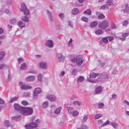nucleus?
<instances>
[{"mask_svg":"<svg viewBox=\"0 0 129 129\" xmlns=\"http://www.w3.org/2000/svg\"><path fill=\"white\" fill-rule=\"evenodd\" d=\"M95 34L97 35H99L103 33V31L101 29H98L95 31Z\"/></svg>","mask_w":129,"mask_h":129,"instance_id":"2f4dec72","label":"nucleus"},{"mask_svg":"<svg viewBox=\"0 0 129 129\" xmlns=\"http://www.w3.org/2000/svg\"><path fill=\"white\" fill-rule=\"evenodd\" d=\"M107 37L110 42L112 41L114 39V37L112 36H108Z\"/></svg>","mask_w":129,"mask_h":129,"instance_id":"5fc2aeb1","label":"nucleus"},{"mask_svg":"<svg viewBox=\"0 0 129 129\" xmlns=\"http://www.w3.org/2000/svg\"><path fill=\"white\" fill-rule=\"evenodd\" d=\"M76 96L74 95H72V96L70 98V99L71 100H73L74 99L76 98Z\"/></svg>","mask_w":129,"mask_h":129,"instance_id":"338daca9","label":"nucleus"},{"mask_svg":"<svg viewBox=\"0 0 129 129\" xmlns=\"http://www.w3.org/2000/svg\"><path fill=\"white\" fill-rule=\"evenodd\" d=\"M69 26L72 28H73L72 23L71 21H68Z\"/></svg>","mask_w":129,"mask_h":129,"instance_id":"bf43d9fd","label":"nucleus"},{"mask_svg":"<svg viewBox=\"0 0 129 129\" xmlns=\"http://www.w3.org/2000/svg\"><path fill=\"white\" fill-rule=\"evenodd\" d=\"M14 107L15 110L19 112L20 113H22L21 112L23 110V107H20L18 104L17 103H15L14 104Z\"/></svg>","mask_w":129,"mask_h":129,"instance_id":"423d86ee","label":"nucleus"},{"mask_svg":"<svg viewBox=\"0 0 129 129\" xmlns=\"http://www.w3.org/2000/svg\"><path fill=\"white\" fill-rule=\"evenodd\" d=\"M108 24L107 21H103L100 22L98 25V27L102 29H105L108 26Z\"/></svg>","mask_w":129,"mask_h":129,"instance_id":"7ed1b4c3","label":"nucleus"},{"mask_svg":"<svg viewBox=\"0 0 129 129\" xmlns=\"http://www.w3.org/2000/svg\"><path fill=\"white\" fill-rule=\"evenodd\" d=\"M27 9V7L26 5L23 3H21V8L20 9V11L22 12H23Z\"/></svg>","mask_w":129,"mask_h":129,"instance_id":"2eb2a0df","label":"nucleus"},{"mask_svg":"<svg viewBox=\"0 0 129 129\" xmlns=\"http://www.w3.org/2000/svg\"><path fill=\"white\" fill-rule=\"evenodd\" d=\"M21 18L22 21L25 22H28L29 21L28 18L27 16H23L21 17Z\"/></svg>","mask_w":129,"mask_h":129,"instance_id":"bb28decb","label":"nucleus"},{"mask_svg":"<svg viewBox=\"0 0 129 129\" xmlns=\"http://www.w3.org/2000/svg\"><path fill=\"white\" fill-rule=\"evenodd\" d=\"M4 124L5 126L7 127H8L11 125L9 121L8 120H5L4 122Z\"/></svg>","mask_w":129,"mask_h":129,"instance_id":"c9c22d12","label":"nucleus"},{"mask_svg":"<svg viewBox=\"0 0 129 129\" xmlns=\"http://www.w3.org/2000/svg\"><path fill=\"white\" fill-rule=\"evenodd\" d=\"M98 74L92 73L90 74L89 78H88L87 79L89 81L93 83H96L97 82H98L100 81V80H94L95 78L98 76Z\"/></svg>","mask_w":129,"mask_h":129,"instance_id":"f257e3e1","label":"nucleus"},{"mask_svg":"<svg viewBox=\"0 0 129 129\" xmlns=\"http://www.w3.org/2000/svg\"><path fill=\"white\" fill-rule=\"evenodd\" d=\"M81 127L83 129H88V127L85 124L82 125Z\"/></svg>","mask_w":129,"mask_h":129,"instance_id":"052dcab7","label":"nucleus"},{"mask_svg":"<svg viewBox=\"0 0 129 129\" xmlns=\"http://www.w3.org/2000/svg\"><path fill=\"white\" fill-rule=\"evenodd\" d=\"M25 127L26 129H33L34 127L33 124L32 122L29 125H25Z\"/></svg>","mask_w":129,"mask_h":129,"instance_id":"412c9836","label":"nucleus"},{"mask_svg":"<svg viewBox=\"0 0 129 129\" xmlns=\"http://www.w3.org/2000/svg\"><path fill=\"white\" fill-rule=\"evenodd\" d=\"M111 28L113 29H115L117 27L115 25L113 24L111 26Z\"/></svg>","mask_w":129,"mask_h":129,"instance_id":"0e129e2a","label":"nucleus"},{"mask_svg":"<svg viewBox=\"0 0 129 129\" xmlns=\"http://www.w3.org/2000/svg\"><path fill=\"white\" fill-rule=\"evenodd\" d=\"M16 21V20L15 19H12L9 20V22L11 24H13Z\"/></svg>","mask_w":129,"mask_h":129,"instance_id":"37998d69","label":"nucleus"},{"mask_svg":"<svg viewBox=\"0 0 129 129\" xmlns=\"http://www.w3.org/2000/svg\"><path fill=\"white\" fill-rule=\"evenodd\" d=\"M98 24L97 22L96 21H94L91 22L90 24V26L92 27H94Z\"/></svg>","mask_w":129,"mask_h":129,"instance_id":"c756f323","label":"nucleus"},{"mask_svg":"<svg viewBox=\"0 0 129 129\" xmlns=\"http://www.w3.org/2000/svg\"><path fill=\"white\" fill-rule=\"evenodd\" d=\"M79 12V10L77 8L73 9L72 10V13L73 15H76L78 14Z\"/></svg>","mask_w":129,"mask_h":129,"instance_id":"393cba45","label":"nucleus"},{"mask_svg":"<svg viewBox=\"0 0 129 129\" xmlns=\"http://www.w3.org/2000/svg\"><path fill=\"white\" fill-rule=\"evenodd\" d=\"M110 123V121L108 120L102 124L100 126L101 127H102L105 126H106L109 124Z\"/></svg>","mask_w":129,"mask_h":129,"instance_id":"f704fd0d","label":"nucleus"},{"mask_svg":"<svg viewBox=\"0 0 129 129\" xmlns=\"http://www.w3.org/2000/svg\"><path fill=\"white\" fill-rule=\"evenodd\" d=\"M77 70L76 69H74L73 70L72 73V74L75 76L76 75V74L77 73Z\"/></svg>","mask_w":129,"mask_h":129,"instance_id":"3c124183","label":"nucleus"},{"mask_svg":"<svg viewBox=\"0 0 129 129\" xmlns=\"http://www.w3.org/2000/svg\"><path fill=\"white\" fill-rule=\"evenodd\" d=\"M46 98L51 101H55L56 100L55 96L53 95L47 94L46 96Z\"/></svg>","mask_w":129,"mask_h":129,"instance_id":"1a4fd4ad","label":"nucleus"},{"mask_svg":"<svg viewBox=\"0 0 129 129\" xmlns=\"http://www.w3.org/2000/svg\"><path fill=\"white\" fill-rule=\"evenodd\" d=\"M108 8V6L107 4H105L103 5L100 8L101 9L105 10L107 9Z\"/></svg>","mask_w":129,"mask_h":129,"instance_id":"4c0bfd02","label":"nucleus"},{"mask_svg":"<svg viewBox=\"0 0 129 129\" xmlns=\"http://www.w3.org/2000/svg\"><path fill=\"white\" fill-rule=\"evenodd\" d=\"M18 98V97L17 96H15V97L12 98L10 100V102L12 103L13 102L17 100Z\"/></svg>","mask_w":129,"mask_h":129,"instance_id":"79ce46f5","label":"nucleus"},{"mask_svg":"<svg viewBox=\"0 0 129 129\" xmlns=\"http://www.w3.org/2000/svg\"><path fill=\"white\" fill-rule=\"evenodd\" d=\"M22 104L24 105L25 106L28 105V103L26 101H23L22 102Z\"/></svg>","mask_w":129,"mask_h":129,"instance_id":"4d7b16f0","label":"nucleus"},{"mask_svg":"<svg viewBox=\"0 0 129 129\" xmlns=\"http://www.w3.org/2000/svg\"><path fill=\"white\" fill-rule=\"evenodd\" d=\"M23 13L24 14L27 16L28 15H29V11L27 9L25 11H23Z\"/></svg>","mask_w":129,"mask_h":129,"instance_id":"c03bdc74","label":"nucleus"},{"mask_svg":"<svg viewBox=\"0 0 129 129\" xmlns=\"http://www.w3.org/2000/svg\"><path fill=\"white\" fill-rule=\"evenodd\" d=\"M33 112V110L31 108L23 107L22 112V114L26 115H30L32 114Z\"/></svg>","mask_w":129,"mask_h":129,"instance_id":"f03ea898","label":"nucleus"},{"mask_svg":"<svg viewBox=\"0 0 129 129\" xmlns=\"http://www.w3.org/2000/svg\"><path fill=\"white\" fill-rule=\"evenodd\" d=\"M24 59L21 58H19L18 59V62L19 63H20L24 61Z\"/></svg>","mask_w":129,"mask_h":129,"instance_id":"864d4df0","label":"nucleus"},{"mask_svg":"<svg viewBox=\"0 0 129 129\" xmlns=\"http://www.w3.org/2000/svg\"><path fill=\"white\" fill-rule=\"evenodd\" d=\"M46 12L49 19L51 21H53L54 19L51 12L49 11L48 10H46Z\"/></svg>","mask_w":129,"mask_h":129,"instance_id":"4468645a","label":"nucleus"},{"mask_svg":"<svg viewBox=\"0 0 129 129\" xmlns=\"http://www.w3.org/2000/svg\"><path fill=\"white\" fill-rule=\"evenodd\" d=\"M110 124L115 129H116L118 127V124L116 122H112Z\"/></svg>","mask_w":129,"mask_h":129,"instance_id":"c85d7f7f","label":"nucleus"},{"mask_svg":"<svg viewBox=\"0 0 129 129\" xmlns=\"http://www.w3.org/2000/svg\"><path fill=\"white\" fill-rule=\"evenodd\" d=\"M62 109V108L61 107H59L57 109H56L54 111V113L55 114H59Z\"/></svg>","mask_w":129,"mask_h":129,"instance_id":"a878e982","label":"nucleus"},{"mask_svg":"<svg viewBox=\"0 0 129 129\" xmlns=\"http://www.w3.org/2000/svg\"><path fill=\"white\" fill-rule=\"evenodd\" d=\"M5 55V52L3 51H0V60H2Z\"/></svg>","mask_w":129,"mask_h":129,"instance_id":"473e14b6","label":"nucleus"},{"mask_svg":"<svg viewBox=\"0 0 129 129\" xmlns=\"http://www.w3.org/2000/svg\"><path fill=\"white\" fill-rule=\"evenodd\" d=\"M38 80L40 82L42 81V76L40 74H39L38 75Z\"/></svg>","mask_w":129,"mask_h":129,"instance_id":"49530a36","label":"nucleus"},{"mask_svg":"<svg viewBox=\"0 0 129 129\" xmlns=\"http://www.w3.org/2000/svg\"><path fill=\"white\" fill-rule=\"evenodd\" d=\"M129 35V33H124L122 34V36L123 37V38H120L119 39L122 41H124L126 39L125 37Z\"/></svg>","mask_w":129,"mask_h":129,"instance_id":"dca6fc26","label":"nucleus"},{"mask_svg":"<svg viewBox=\"0 0 129 129\" xmlns=\"http://www.w3.org/2000/svg\"><path fill=\"white\" fill-rule=\"evenodd\" d=\"M9 68V66L6 64L3 63L0 65V70L3 69H6Z\"/></svg>","mask_w":129,"mask_h":129,"instance_id":"aec40b11","label":"nucleus"},{"mask_svg":"<svg viewBox=\"0 0 129 129\" xmlns=\"http://www.w3.org/2000/svg\"><path fill=\"white\" fill-rule=\"evenodd\" d=\"M19 84L21 86V88L22 89L26 90L31 89L32 88L31 86L25 85L24 83L21 82H20Z\"/></svg>","mask_w":129,"mask_h":129,"instance_id":"20e7f679","label":"nucleus"},{"mask_svg":"<svg viewBox=\"0 0 129 129\" xmlns=\"http://www.w3.org/2000/svg\"><path fill=\"white\" fill-rule=\"evenodd\" d=\"M84 80V77L82 76H80L78 78L77 81L78 82H81L83 81Z\"/></svg>","mask_w":129,"mask_h":129,"instance_id":"58836bf2","label":"nucleus"},{"mask_svg":"<svg viewBox=\"0 0 129 129\" xmlns=\"http://www.w3.org/2000/svg\"><path fill=\"white\" fill-rule=\"evenodd\" d=\"M105 62H100L99 63V66L100 67H102L104 66L105 64Z\"/></svg>","mask_w":129,"mask_h":129,"instance_id":"680f3d73","label":"nucleus"},{"mask_svg":"<svg viewBox=\"0 0 129 129\" xmlns=\"http://www.w3.org/2000/svg\"><path fill=\"white\" fill-rule=\"evenodd\" d=\"M30 95V93L28 92H26L24 94V95L25 96H28Z\"/></svg>","mask_w":129,"mask_h":129,"instance_id":"e2e57ef3","label":"nucleus"},{"mask_svg":"<svg viewBox=\"0 0 129 129\" xmlns=\"http://www.w3.org/2000/svg\"><path fill=\"white\" fill-rule=\"evenodd\" d=\"M68 111L69 113L70 114H71L73 111H74V109L72 107H70L68 108Z\"/></svg>","mask_w":129,"mask_h":129,"instance_id":"72a5a7b5","label":"nucleus"},{"mask_svg":"<svg viewBox=\"0 0 129 129\" xmlns=\"http://www.w3.org/2000/svg\"><path fill=\"white\" fill-rule=\"evenodd\" d=\"M40 120L39 119H37L35 121V122L34 123L33 122H31L33 123V126L34 127H36L38 124L40 123Z\"/></svg>","mask_w":129,"mask_h":129,"instance_id":"cd10ccee","label":"nucleus"},{"mask_svg":"<svg viewBox=\"0 0 129 129\" xmlns=\"http://www.w3.org/2000/svg\"><path fill=\"white\" fill-rule=\"evenodd\" d=\"M88 117L87 115L85 116L82 119V121L83 122H85L87 119Z\"/></svg>","mask_w":129,"mask_h":129,"instance_id":"603ef678","label":"nucleus"},{"mask_svg":"<svg viewBox=\"0 0 129 129\" xmlns=\"http://www.w3.org/2000/svg\"><path fill=\"white\" fill-rule=\"evenodd\" d=\"M18 25L20 28L24 27L25 26V23L21 21H19L18 22Z\"/></svg>","mask_w":129,"mask_h":129,"instance_id":"a211bd4d","label":"nucleus"},{"mask_svg":"<svg viewBox=\"0 0 129 129\" xmlns=\"http://www.w3.org/2000/svg\"><path fill=\"white\" fill-rule=\"evenodd\" d=\"M41 88L39 87H37L35 88L34 91V96H37L38 94L41 93Z\"/></svg>","mask_w":129,"mask_h":129,"instance_id":"9d476101","label":"nucleus"},{"mask_svg":"<svg viewBox=\"0 0 129 129\" xmlns=\"http://www.w3.org/2000/svg\"><path fill=\"white\" fill-rule=\"evenodd\" d=\"M78 112L77 111H73L72 114L73 116H76L78 114Z\"/></svg>","mask_w":129,"mask_h":129,"instance_id":"09e8293b","label":"nucleus"},{"mask_svg":"<svg viewBox=\"0 0 129 129\" xmlns=\"http://www.w3.org/2000/svg\"><path fill=\"white\" fill-rule=\"evenodd\" d=\"M128 23V21L126 20H124L122 22V24L125 26H126Z\"/></svg>","mask_w":129,"mask_h":129,"instance_id":"a19ab883","label":"nucleus"},{"mask_svg":"<svg viewBox=\"0 0 129 129\" xmlns=\"http://www.w3.org/2000/svg\"><path fill=\"white\" fill-rule=\"evenodd\" d=\"M107 3L109 5H111L113 3V0H108L107 1Z\"/></svg>","mask_w":129,"mask_h":129,"instance_id":"6e6d98bb","label":"nucleus"},{"mask_svg":"<svg viewBox=\"0 0 129 129\" xmlns=\"http://www.w3.org/2000/svg\"><path fill=\"white\" fill-rule=\"evenodd\" d=\"M102 88L101 86L96 87L95 90V93L96 94H99L100 93L102 92Z\"/></svg>","mask_w":129,"mask_h":129,"instance_id":"9b49d317","label":"nucleus"},{"mask_svg":"<svg viewBox=\"0 0 129 129\" xmlns=\"http://www.w3.org/2000/svg\"><path fill=\"white\" fill-rule=\"evenodd\" d=\"M49 103L48 101H46L43 102L42 104V107L43 108H46L48 105Z\"/></svg>","mask_w":129,"mask_h":129,"instance_id":"5701e85b","label":"nucleus"},{"mask_svg":"<svg viewBox=\"0 0 129 129\" xmlns=\"http://www.w3.org/2000/svg\"><path fill=\"white\" fill-rule=\"evenodd\" d=\"M76 65L78 66L81 65L83 62V60L82 59V57L81 56H77L76 57Z\"/></svg>","mask_w":129,"mask_h":129,"instance_id":"39448f33","label":"nucleus"},{"mask_svg":"<svg viewBox=\"0 0 129 129\" xmlns=\"http://www.w3.org/2000/svg\"><path fill=\"white\" fill-rule=\"evenodd\" d=\"M35 79V76L33 75L28 76L26 78V80L28 81H34Z\"/></svg>","mask_w":129,"mask_h":129,"instance_id":"ddd939ff","label":"nucleus"},{"mask_svg":"<svg viewBox=\"0 0 129 129\" xmlns=\"http://www.w3.org/2000/svg\"><path fill=\"white\" fill-rule=\"evenodd\" d=\"M104 106V104L103 103H100L98 105L99 108H102Z\"/></svg>","mask_w":129,"mask_h":129,"instance_id":"13d9d810","label":"nucleus"},{"mask_svg":"<svg viewBox=\"0 0 129 129\" xmlns=\"http://www.w3.org/2000/svg\"><path fill=\"white\" fill-rule=\"evenodd\" d=\"M96 13L97 15H98V18L99 19H103L105 17L102 14H101L99 15L100 14V13L99 12H96Z\"/></svg>","mask_w":129,"mask_h":129,"instance_id":"6ab92c4d","label":"nucleus"},{"mask_svg":"<svg viewBox=\"0 0 129 129\" xmlns=\"http://www.w3.org/2000/svg\"><path fill=\"white\" fill-rule=\"evenodd\" d=\"M102 115L100 114H96L94 116V118L95 119H98Z\"/></svg>","mask_w":129,"mask_h":129,"instance_id":"a18cd8bd","label":"nucleus"},{"mask_svg":"<svg viewBox=\"0 0 129 129\" xmlns=\"http://www.w3.org/2000/svg\"><path fill=\"white\" fill-rule=\"evenodd\" d=\"M122 10L124 11V13H129V8L127 4H125V6L122 8Z\"/></svg>","mask_w":129,"mask_h":129,"instance_id":"f8f14e48","label":"nucleus"},{"mask_svg":"<svg viewBox=\"0 0 129 129\" xmlns=\"http://www.w3.org/2000/svg\"><path fill=\"white\" fill-rule=\"evenodd\" d=\"M116 95L115 94H113L112 96V98L113 99H115L116 98Z\"/></svg>","mask_w":129,"mask_h":129,"instance_id":"774afa93","label":"nucleus"},{"mask_svg":"<svg viewBox=\"0 0 129 129\" xmlns=\"http://www.w3.org/2000/svg\"><path fill=\"white\" fill-rule=\"evenodd\" d=\"M57 57L58 58V61L59 62H63L64 61V59L62 57V55L61 54H58L57 55Z\"/></svg>","mask_w":129,"mask_h":129,"instance_id":"4be33fe9","label":"nucleus"},{"mask_svg":"<svg viewBox=\"0 0 129 129\" xmlns=\"http://www.w3.org/2000/svg\"><path fill=\"white\" fill-rule=\"evenodd\" d=\"M20 117V115L14 116L11 117V119L12 120L17 119L19 118Z\"/></svg>","mask_w":129,"mask_h":129,"instance_id":"de8ad7c7","label":"nucleus"},{"mask_svg":"<svg viewBox=\"0 0 129 129\" xmlns=\"http://www.w3.org/2000/svg\"><path fill=\"white\" fill-rule=\"evenodd\" d=\"M59 16L61 19H63L64 17V14L63 13H61L59 14Z\"/></svg>","mask_w":129,"mask_h":129,"instance_id":"8fccbe9b","label":"nucleus"},{"mask_svg":"<svg viewBox=\"0 0 129 129\" xmlns=\"http://www.w3.org/2000/svg\"><path fill=\"white\" fill-rule=\"evenodd\" d=\"M73 104L78 106H80L81 104V103L78 101H75L73 102Z\"/></svg>","mask_w":129,"mask_h":129,"instance_id":"ea45409f","label":"nucleus"},{"mask_svg":"<svg viewBox=\"0 0 129 129\" xmlns=\"http://www.w3.org/2000/svg\"><path fill=\"white\" fill-rule=\"evenodd\" d=\"M71 61L72 62H76L77 60L76 57L75 58H73L71 59Z\"/></svg>","mask_w":129,"mask_h":129,"instance_id":"69168bd1","label":"nucleus"},{"mask_svg":"<svg viewBox=\"0 0 129 129\" xmlns=\"http://www.w3.org/2000/svg\"><path fill=\"white\" fill-rule=\"evenodd\" d=\"M108 42V38L107 37L103 38L100 41V43L101 44H102L103 42L105 43H107Z\"/></svg>","mask_w":129,"mask_h":129,"instance_id":"f3484780","label":"nucleus"},{"mask_svg":"<svg viewBox=\"0 0 129 129\" xmlns=\"http://www.w3.org/2000/svg\"><path fill=\"white\" fill-rule=\"evenodd\" d=\"M40 67L44 69H46L47 67V63L44 61H41L39 64Z\"/></svg>","mask_w":129,"mask_h":129,"instance_id":"6e6552de","label":"nucleus"},{"mask_svg":"<svg viewBox=\"0 0 129 129\" xmlns=\"http://www.w3.org/2000/svg\"><path fill=\"white\" fill-rule=\"evenodd\" d=\"M26 67V63H23L22 64L20 67V69L21 70H24Z\"/></svg>","mask_w":129,"mask_h":129,"instance_id":"b1692460","label":"nucleus"},{"mask_svg":"<svg viewBox=\"0 0 129 129\" xmlns=\"http://www.w3.org/2000/svg\"><path fill=\"white\" fill-rule=\"evenodd\" d=\"M84 14H87L88 15H90L91 14V11L90 9H88L87 10L84 11L83 13Z\"/></svg>","mask_w":129,"mask_h":129,"instance_id":"7c9ffc66","label":"nucleus"},{"mask_svg":"<svg viewBox=\"0 0 129 129\" xmlns=\"http://www.w3.org/2000/svg\"><path fill=\"white\" fill-rule=\"evenodd\" d=\"M46 46L50 48H52L53 46V42L51 40H47L46 41Z\"/></svg>","mask_w":129,"mask_h":129,"instance_id":"0eeeda50","label":"nucleus"},{"mask_svg":"<svg viewBox=\"0 0 129 129\" xmlns=\"http://www.w3.org/2000/svg\"><path fill=\"white\" fill-rule=\"evenodd\" d=\"M81 18V20L86 22H87L88 21V19L85 16H82Z\"/></svg>","mask_w":129,"mask_h":129,"instance_id":"e433bc0d","label":"nucleus"}]
</instances>
